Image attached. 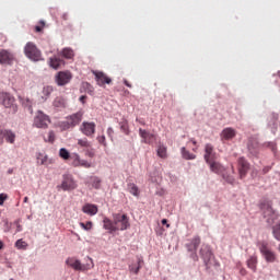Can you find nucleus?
<instances>
[{"label":"nucleus","instance_id":"nucleus-1","mask_svg":"<svg viewBox=\"0 0 280 280\" xmlns=\"http://www.w3.org/2000/svg\"><path fill=\"white\" fill-rule=\"evenodd\" d=\"M103 229L109 233L128 231V229H130V219L128 218V214L114 213L113 220L106 217L103 219Z\"/></svg>","mask_w":280,"mask_h":280},{"label":"nucleus","instance_id":"nucleus-2","mask_svg":"<svg viewBox=\"0 0 280 280\" xmlns=\"http://www.w3.org/2000/svg\"><path fill=\"white\" fill-rule=\"evenodd\" d=\"M260 210L264 218L266 219L267 224H275V221L279 218L275 209L272 208V201L264 199L260 202Z\"/></svg>","mask_w":280,"mask_h":280},{"label":"nucleus","instance_id":"nucleus-3","mask_svg":"<svg viewBox=\"0 0 280 280\" xmlns=\"http://www.w3.org/2000/svg\"><path fill=\"white\" fill-rule=\"evenodd\" d=\"M82 117H84V113L82 112H77L66 117L65 120L59 122L60 130H70V128H75V126H80Z\"/></svg>","mask_w":280,"mask_h":280},{"label":"nucleus","instance_id":"nucleus-4","mask_svg":"<svg viewBox=\"0 0 280 280\" xmlns=\"http://www.w3.org/2000/svg\"><path fill=\"white\" fill-rule=\"evenodd\" d=\"M200 255L203 259L206 268H211L212 266H220V264L215 261V257H213V252H211V247H209V245L201 246Z\"/></svg>","mask_w":280,"mask_h":280},{"label":"nucleus","instance_id":"nucleus-5","mask_svg":"<svg viewBox=\"0 0 280 280\" xmlns=\"http://www.w3.org/2000/svg\"><path fill=\"white\" fill-rule=\"evenodd\" d=\"M24 54L26 58L30 60H33L34 62H38L43 58V54L40 52V49L36 47V44L28 42L24 47Z\"/></svg>","mask_w":280,"mask_h":280},{"label":"nucleus","instance_id":"nucleus-6","mask_svg":"<svg viewBox=\"0 0 280 280\" xmlns=\"http://www.w3.org/2000/svg\"><path fill=\"white\" fill-rule=\"evenodd\" d=\"M77 148L79 150H82V152H84L85 156H88L89 159H94L95 149H93V144L91 143V141H89V139L86 138L78 139Z\"/></svg>","mask_w":280,"mask_h":280},{"label":"nucleus","instance_id":"nucleus-7","mask_svg":"<svg viewBox=\"0 0 280 280\" xmlns=\"http://www.w3.org/2000/svg\"><path fill=\"white\" fill-rule=\"evenodd\" d=\"M66 264L67 266H70V268H73V270H81L83 272L93 268V259H91L90 257H88L85 265H82V262H80V260L75 258H68L66 260Z\"/></svg>","mask_w":280,"mask_h":280},{"label":"nucleus","instance_id":"nucleus-8","mask_svg":"<svg viewBox=\"0 0 280 280\" xmlns=\"http://www.w3.org/2000/svg\"><path fill=\"white\" fill-rule=\"evenodd\" d=\"M259 250H260L264 259L268 264H275V261H277V254H275V252H272L271 248L268 247V243L260 242L259 243Z\"/></svg>","mask_w":280,"mask_h":280},{"label":"nucleus","instance_id":"nucleus-9","mask_svg":"<svg viewBox=\"0 0 280 280\" xmlns=\"http://www.w3.org/2000/svg\"><path fill=\"white\" fill-rule=\"evenodd\" d=\"M16 100L12 94L8 92H0V104L4 106V108H12L13 113H16Z\"/></svg>","mask_w":280,"mask_h":280},{"label":"nucleus","instance_id":"nucleus-10","mask_svg":"<svg viewBox=\"0 0 280 280\" xmlns=\"http://www.w3.org/2000/svg\"><path fill=\"white\" fill-rule=\"evenodd\" d=\"M95 128H96L95 122L83 121L82 125L80 126V132H82L84 137H88L89 139H93V137H95Z\"/></svg>","mask_w":280,"mask_h":280},{"label":"nucleus","instance_id":"nucleus-11","mask_svg":"<svg viewBox=\"0 0 280 280\" xmlns=\"http://www.w3.org/2000/svg\"><path fill=\"white\" fill-rule=\"evenodd\" d=\"M49 124V116L45 115L43 112H37L33 124L35 128H48Z\"/></svg>","mask_w":280,"mask_h":280},{"label":"nucleus","instance_id":"nucleus-12","mask_svg":"<svg viewBox=\"0 0 280 280\" xmlns=\"http://www.w3.org/2000/svg\"><path fill=\"white\" fill-rule=\"evenodd\" d=\"M71 78L73 75L69 71H60L55 77V82L58 86H66V84H69L71 82Z\"/></svg>","mask_w":280,"mask_h":280},{"label":"nucleus","instance_id":"nucleus-13","mask_svg":"<svg viewBox=\"0 0 280 280\" xmlns=\"http://www.w3.org/2000/svg\"><path fill=\"white\" fill-rule=\"evenodd\" d=\"M203 159L206 163H211L212 161H218V153L213 150V145L211 143H207L205 145V154Z\"/></svg>","mask_w":280,"mask_h":280},{"label":"nucleus","instance_id":"nucleus-14","mask_svg":"<svg viewBox=\"0 0 280 280\" xmlns=\"http://www.w3.org/2000/svg\"><path fill=\"white\" fill-rule=\"evenodd\" d=\"M237 163L240 178H246V174H248V170H250V164L244 158H240Z\"/></svg>","mask_w":280,"mask_h":280},{"label":"nucleus","instance_id":"nucleus-15","mask_svg":"<svg viewBox=\"0 0 280 280\" xmlns=\"http://www.w3.org/2000/svg\"><path fill=\"white\" fill-rule=\"evenodd\" d=\"M92 73L95 75L98 86H104V84H110L113 82V79L102 71H92Z\"/></svg>","mask_w":280,"mask_h":280},{"label":"nucleus","instance_id":"nucleus-16","mask_svg":"<svg viewBox=\"0 0 280 280\" xmlns=\"http://www.w3.org/2000/svg\"><path fill=\"white\" fill-rule=\"evenodd\" d=\"M139 135L142 139V143H148L149 145H152V143L156 141V136L154 133L147 131L145 129L140 128Z\"/></svg>","mask_w":280,"mask_h":280},{"label":"nucleus","instance_id":"nucleus-17","mask_svg":"<svg viewBox=\"0 0 280 280\" xmlns=\"http://www.w3.org/2000/svg\"><path fill=\"white\" fill-rule=\"evenodd\" d=\"M14 54L7 49L0 50V65H13Z\"/></svg>","mask_w":280,"mask_h":280},{"label":"nucleus","instance_id":"nucleus-18","mask_svg":"<svg viewBox=\"0 0 280 280\" xmlns=\"http://www.w3.org/2000/svg\"><path fill=\"white\" fill-rule=\"evenodd\" d=\"M77 187H78V184H75L73 178H71L70 176H66L63 178V182L61 184V189H63V191H71V190L75 189Z\"/></svg>","mask_w":280,"mask_h":280},{"label":"nucleus","instance_id":"nucleus-19","mask_svg":"<svg viewBox=\"0 0 280 280\" xmlns=\"http://www.w3.org/2000/svg\"><path fill=\"white\" fill-rule=\"evenodd\" d=\"M2 136L7 143L14 144L16 141V133L12 129H2Z\"/></svg>","mask_w":280,"mask_h":280},{"label":"nucleus","instance_id":"nucleus-20","mask_svg":"<svg viewBox=\"0 0 280 280\" xmlns=\"http://www.w3.org/2000/svg\"><path fill=\"white\" fill-rule=\"evenodd\" d=\"M207 165H209L210 172H213V174H224V166L217 162V160L208 162Z\"/></svg>","mask_w":280,"mask_h":280},{"label":"nucleus","instance_id":"nucleus-21","mask_svg":"<svg viewBox=\"0 0 280 280\" xmlns=\"http://www.w3.org/2000/svg\"><path fill=\"white\" fill-rule=\"evenodd\" d=\"M82 211L83 213H86V215H97V206L96 205H93V203H85L83 207H82Z\"/></svg>","mask_w":280,"mask_h":280},{"label":"nucleus","instance_id":"nucleus-22","mask_svg":"<svg viewBox=\"0 0 280 280\" xmlns=\"http://www.w3.org/2000/svg\"><path fill=\"white\" fill-rule=\"evenodd\" d=\"M235 135H236L235 129L228 127L222 130L221 139H225V141H229L231 139H234Z\"/></svg>","mask_w":280,"mask_h":280},{"label":"nucleus","instance_id":"nucleus-23","mask_svg":"<svg viewBox=\"0 0 280 280\" xmlns=\"http://www.w3.org/2000/svg\"><path fill=\"white\" fill-rule=\"evenodd\" d=\"M51 93H54V88L47 85L44 86V89L42 90L39 97L42 100V102H47V100H49V96L51 95Z\"/></svg>","mask_w":280,"mask_h":280},{"label":"nucleus","instance_id":"nucleus-24","mask_svg":"<svg viewBox=\"0 0 280 280\" xmlns=\"http://www.w3.org/2000/svg\"><path fill=\"white\" fill-rule=\"evenodd\" d=\"M62 65H65V60L58 57H52L49 59V67H51V69H60Z\"/></svg>","mask_w":280,"mask_h":280},{"label":"nucleus","instance_id":"nucleus-25","mask_svg":"<svg viewBox=\"0 0 280 280\" xmlns=\"http://www.w3.org/2000/svg\"><path fill=\"white\" fill-rule=\"evenodd\" d=\"M199 246H200V236H196L192 238L191 243L187 245V248L190 253H196Z\"/></svg>","mask_w":280,"mask_h":280},{"label":"nucleus","instance_id":"nucleus-26","mask_svg":"<svg viewBox=\"0 0 280 280\" xmlns=\"http://www.w3.org/2000/svg\"><path fill=\"white\" fill-rule=\"evenodd\" d=\"M143 266V258L138 257V265H129V272H132L133 275H137Z\"/></svg>","mask_w":280,"mask_h":280},{"label":"nucleus","instance_id":"nucleus-27","mask_svg":"<svg viewBox=\"0 0 280 280\" xmlns=\"http://www.w3.org/2000/svg\"><path fill=\"white\" fill-rule=\"evenodd\" d=\"M247 148L253 156H257V154H259V144L257 142H249Z\"/></svg>","mask_w":280,"mask_h":280},{"label":"nucleus","instance_id":"nucleus-28","mask_svg":"<svg viewBox=\"0 0 280 280\" xmlns=\"http://www.w3.org/2000/svg\"><path fill=\"white\" fill-rule=\"evenodd\" d=\"M37 163H39V165H49V163H51V161L49 160V158L46 154L38 153L37 154Z\"/></svg>","mask_w":280,"mask_h":280},{"label":"nucleus","instance_id":"nucleus-29","mask_svg":"<svg viewBox=\"0 0 280 280\" xmlns=\"http://www.w3.org/2000/svg\"><path fill=\"white\" fill-rule=\"evenodd\" d=\"M61 56L67 60H71L75 56V52H73V49L67 47L61 50Z\"/></svg>","mask_w":280,"mask_h":280},{"label":"nucleus","instance_id":"nucleus-30","mask_svg":"<svg viewBox=\"0 0 280 280\" xmlns=\"http://www.w3.org/2000/svg\"><path fill=\"white\" fill-rule=\"evenodd\" d=\"M120 130L125 135H130V127L128 126V119L122 118L121 121L119 122Z\"/></svg>","mask_w":280,"mask_h":280},{"label":"nucleus","instance_id":"nucleus-31","mask_svg":"<svg viewBox=\"0 0 280 280\" xmlns=\"http://www.w3.org/2000/svg\"><path fill=\"white\" fill-rule=\"evenodd\" d=\"M247 268H250L253 272H257V257H249V259L247 260Z\"/></svg>","mask_w":280,"mask_h":280},{"label":"nucleus","instance_id":"nucleus-32","mask_svg":"<svg viewBox=\"0 0 280 280\" xmlns=\"http://www.w3.org/2000/svg\"><path fill=\"white\" fill-rule=\"evenodd\" d=\"M182 156L186 161H194V159H196V154H192L189 151H187V149H185V147L182 148Z\"/></svg>","mask_w":280,"mask_h":280},{"label":"nucleus","instance_id":"nucleus-33","mask_svg":"<svg viewBox=\"0 0 280 280\" xmlns=\"http://www.w3.org/2000/svg\"><path fill=\"white\" fill-rule=\"evenodd\" d=\"M128 191L129 194H131L132 196H136L138 198L139 196V187L136 184H128L127 185Z\"/></svg>","mask_w":280,"mask_h":280},{"label":"nucleus","instance_id":"nucleus-34","mask_svg":"<svg viewBox=\"0 0 280 280\" xmlns=\"http://www.w3.org/2000/svg\"><path fill=\"white\" fill-rule=\"evenodd\" d=\"M66 105L67 101L60 96L56 97L54 101V106H56V108H65Z\"/></svg>","mask_w":280,"mask_h":280},{"label":"nucleus","instance_id":"nucleus-35","mask_svg":"<svg viewBox=\"0 0 280 280\" xmlns=\"http://www.w3.org/2000/svg\"><path fill=\"white\" fill-rule=\"evenodd\" d=\"M272 235L275 240L280 241V221L272 226Z\"/></svg>","mask_w":280,"mask_h":280},{"label":"nucleus","instance_id":"nucleus-36","mask_svg":"<svg viewBox=\"0 0 280 280\" xmlns=\"http://www.w3.org/2000/svg\"><path fill=\"white\" fill-rule=\"evenodd\" d=\"M15 247L19 250H27V242L20 238L15 242Z\"/></svg>","mask_w":280,"mask_h":280},{"label":"nucleus","instance_id":"nucleus-37","mask_svg":"<svg viewBox=\"0 0 280 280\" xmlns=\"http://www.w3.org/2000/svg\"><path fill=\"white\" fill-rule=\"evenodd\" d=\"M158 156H160V159H166L167 158V148L160 145L158 148Z\"/></svg>","mask_w":280,"mask_h":280},{"label":"nucleus","instance_id":"nucleus-38","mask_svg":"<svg viewBox=\"0 0 280 280\" xmlns=\"http://www.w3.org/2000/svg\"><path fill=\"white\" fill-rule=\"evenodd\" d=\"M59 156L61 159H63V161H69V159H71V154L69 153V151L65 148L60 149L59 151Z\"/></svg>","mask_w":280,"mask_h":280},{"label":"nucleus","instance_id":"nucleus-39","mask_svg":"<svg viewBox=\"0 0 280 280\" xmlns=\"http://www.w3.org/2000/svg\"><path fill=\"white\" fill-rule=\"evenodd\" d=\"M91 182H92V187H94V189H100V187L102 186V179H100V177L97 176L91 177Z\"/></svg>","mask_w":280,"mask_h":280},{"label":"nucleus","instance_id":"nucleus-40","mask_svg":"<svg viewBox=\"0 0 280 280\" xmlns=\"http://www.w3.org/2000/svg\"><path fill=\"white\" fill-rule=\"evenodd\" d=\"M82 159H80V154L72 155V165L73 167H80Z\"/></svg>","mask_w":280,"mask_h":280},{"label":"nucleus","instance_id":"nucleus-41","mask_svg":"<svg viewBox=\"0 0 280 280\" xmlns=\"http://www.w3.org/2000/svg\"><path fill=\"white\" fill-rule=\"evenodd\" d=\"M81 229H83L84 231H91V229H93V222L92 221H88L86 223L81 222L80 223Z\"/></svg>","mask_w":280,"mask_h":280},{"label":"nucleus","instance_id":"nucleus-42","mask_svg":"<svg viewBox=\"0 0 280 280\" xmlns=\"http://www.w3.org/2000/svg\"><path fill=\"white\" fill-rule=\"evenodd\" d=\"M80 167H85V170H89L93 167V164L86 160H81Z\"/></svg>","mask_w":280,"mask_h":280},{"label":"nucleus","instance_id":"nucleus-43","mask_svg":"<svg viewBox=\"0 0 280 280\" xmlns=\"http://www.w3.org/2000/svg\"><path fill=\"white\" fill-rule=\"evenodd\" d=\"M47 141H48V143H54V141H56V133L54 131L48 132Z\"/></svg>","mask_w":280,"mask_h":280},{"label":"nucleus","instance_id":"nucleus-44","mask_svg":"<svg viewBox=\"0 0 280 280\" xmlns=\"http://www.w3.org/2000/svg\"><path fill=\"white\" fill-rule=\"evenodd\" d=\"M223 178H224V180H226V183H229L230 185H233V184L235 183V177H233V176L223 175Z\"/></svg>","mask_w":280,"mask_h":280},{"label":"nucleus","instance_id":"nucleus-45","mask_svg":"<svg viewBox=\"0 0 280 280\" xmlns=\"http://www.w3.org/2000/svg\"><path fill=\"white\" fill-rule=\"evenodd\" d=\"M44 27H45V21H40L39 25L35 26V32H43Z\"/></svg>","mask_w":280,"mask_h":280},{"label":"nucleus","instance_id":"nucleus-46","mask_svg":"<svg viewBox=\"0 0 280 280\" xmlns=\"http://www.w3.org/2000/svg\"><path fill=\"white\" fill-rule=\"evenodd\" d=\"M7 198H8V195L3 192L0 194V207H3V203L5 202Z\"/></svg>","mask_w":280,"mask_h":280},{"label":"nucleus","instance_id":"nucleus-47","mask_svg":"<svg viewBox=\"0 0 280 280\" xmlns=\"http://www.w3.org/2000/svg\"><path fill=\"white\" fill-rule=\"evenodd\" d=\"M98 143H102L103 145H106V136H100L97 138Z\"/></svg>","mask_w":280,"mask_h":280},{"label":"nucleus","instance_id":"nucleus-48","mask_svg":"<svg viewBox=\"0 0 280 280\" xmlns=\"http://www.w3.org/2000/svg\"><path fill=\"white\" fill-rule=\"evenodd\" d=\"M107 135H108V137H109L110 139H113V135H115V130H113V128L109 127V128L107 129Z\"/></svg>","mask_w":280,"mask_h":280},{"label":"nucleus","instance_id":"nucleus-49","mask_svg":"<svg viewBox=\"0 0 280 280\" xmlns=\"http://www.w3.org/2000/svg\"><path fill=\"white\" fill-rule=\"evenodd\" d=\"M3 144V128H0V145Z\"/></svg>","mask_w":280,"mask_h":280},{"label":"nucleus","instance_id":"nucleus-50","mask_svg":"<svg viewBox=\"0 0 280 280\" xmlns=\"http://www.w3.org/2000/svg\"><path fill=\"white\" fill-rule=\"evenodd\" d=\"M268 147H269L272 151L277 150V144H275V142H269V143H268Z\"/></svg>","mask_w":280,"mask_h":280},{"label":"nucleus","instance_id":"nucleus-51","mask_svg":"<svg viewBox=\"0 0 280 280\" xmlns=\"http://www.w3.org/2000/svg\"><path fill=\"white\" fill-rule=\"evenodd\" d=\"M271 167L270 166H265L262 168V174H268V172H270Z\"/></svg>","mask_w":280,"mask_h":280},{"label":"nucleus","instance_id":"nucleus-52","mask_svg":"<svg viewBox=\"0 0 280 280\" xmlns=\"http://www.w3.org/2000/svg\"><path fill=\"white\" fill-rule=\"evenodd\" d=\"M80 102L82 103V104H84V102H86V95H82V96H80Z\"/></svg>","mask_w":280,"mask_h":280},{"label":"nucleus","instance_id":"nucleus-53","mask_svg":"<svg viewBox=\"0 0 280 280\" xmlns=\"http://www.w3.org/2000/svg\"><path fill=\"white\" fill-rule=\"evenodd\" d=\"M124 84H126L128 86V89H132V84H130V82H128V80H125Z\"/></svg>","mask_w":280,"mask_h":280},{"label":"nucleus","instance_id":"nucleus-54","mask_svg":"<svg viewBox=\"0 0 280 280\" xmlns=\"http://www.w3.org/2000/svg\"><path fill=\"white\" fill-rule=\"evenodd\" d=\"M192 145H196L198 142L196 141V139H190Z\"/></svg>","mask_w":280,"mask_h":280},{"label":"nucleus","instance_id":"nucleus-55","mask_svg":"<svg viewBox=\"0 0 280 280\" xmlns=\"http://www.w3.org/2000/svg\"><path fill=\"white\" fill-rule=\"evenodd\" d=\"M252 176H253V177L257 176V171H253V172H252Z\"/></svg>","mask_w":280,"mask_h":280},{"label":"nucleus","instance_id":"nucleus-56","mask_svg":"<svg viewBox=\"0 0 280 280\" xmlns=\"http://www.w3.org/2000/svg\"><path fill=\"white\" fill-rule=\"evenodd\" d=\"M18 233H20V231H23V228H21V225H18Z\"/></svg>","mask_w":280,"mask_h":280},{"label":"nucleus","instance_id":"nucleus-57","mask_svg":"<svg viewBox=\"0 0 280 280\" xmlns=\"http://www.w3.org/2000/svg\"><path fill=\"white\" fill-rule=\"evenodd\" d=\"M3 243L0 241V250H3Z\"/></svg>","mask_w":280,"mask_h":280},{"label":"nucleus","instance_id":"nucleus-58","mask_svg":"<svg viewBox=\"0 0 280 280\" xmlns=\"http://www.w3.org/2000/svg\"><path fill=\"white\" fill-rule=\"evenodd\" d=\"M24 202H30V198L28 197H24Z\"/></svg>","mask_w":280,"mask_h":280},{"label":"nucleus","instance_id":"nucleus-59","mask_svg":"<svg viewBox=\"0 0 280 280\" xmlns=\"http://www.w3.org/2000/svg\"><path fill=\"white\" fill-rule=\"evenodd\" d=\"M162 224H167V219H163Z\"/></svg>","mask_w":280,"mask_h":280},{"label":"nucleus","instance_id":"nucleus-60","mask_svg":"<svg viewBox=\"0 0 280 280\" xmlns=\"http://www.w3.org/2000/svg\"><path fill=\"white\" fill-rule=\"evenodd\" d=\"M241 275H246V270H241Z\"/></svg>","mask_w":280,"mask_h":280},{"label":"nucleus","instance_id":"nucleus-61","mask_svg":"<svg viewBox=\"0 0 280 280\" xmlns=\"http://www.w3.org/2000/svg\"><path fill=\"white\" fill-rule=\"evenodd\" d=\"M192 150H194V152H196L197 148H195V149H192Z\"/></svg>","mask_w":280,"mask_h":280},{"label":"nucleus","instance_id":"nucleus-62","mask_svg":"<svg viewBox=\"0 0 280 280\" xmlns=\"http://www.w3.org/2000/svg\"><path fill=\"white\" fill-rule=\"evenodd\" d=\"M167 229H170V224H166Z\"/></svg>","mask_w":280,"mask_h":280},{"label":"nucleus","instance_id":"nucleus-63","mask_svg":"<svg viewBox=\"0 0 280 280\" xmlns=\"http://www.w3.org/2000/svg\"><path fill=\"white\" fill-rule=\"evenodd\" d=\"M9 174H12V171H9Z\"/></svg>","mask_w":280,"mask_h":280},{"label":"nucleus","instance_id":"nucleus-64","mask_svg":"<svg viewBox=\"0 0 280 280\" xmlns=\"http://www.w3.org/2000/svg\"><path fill=\"white\" fill-rule=\"evenodd\" d=\"M10 280H14V279H10Z\"/></svg>","mask_w":280,"mask_h":280}]
</instances>
